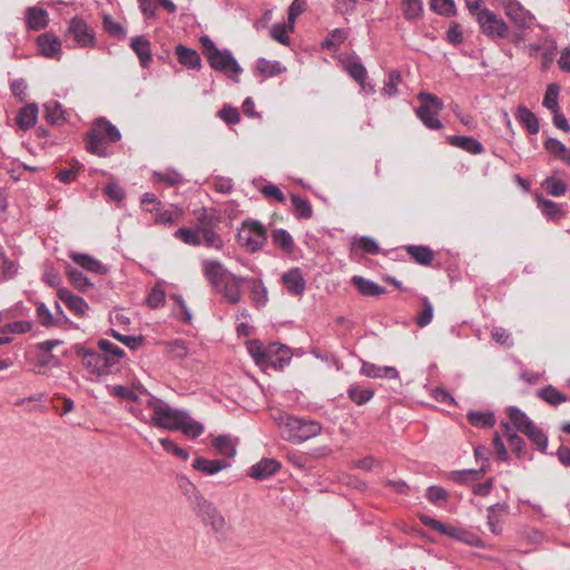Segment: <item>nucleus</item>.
I'll list each match as a JSON object with an SVG mask.
<instances>
[{
	"mask_svg": "<svg viewBox=\"0 0 570 570\" xmlns=\"http://www.w3.org/2000/svg\"><path fill=\"white\" fill-rule=\"evenodd\" d=\"M204 274L214 289L223 294L228 303L235 305L242 301L240 287L246 278L228 273L215 261L205 262Z\"/></svg>",
	"mask_w": 570,
	"mask_h": 570,
	"instance_id": "f257e3e1",
	"label": "nucleus"
},
{
	"mask_svg": "<svg viewBox=\"0 0 570 570\" xmlns=\"http://www.w3.org/2000/svg\"><path fill=\"white\" fill-rule=\"evenodd\" d=\"M281 435L284 440L301 444L322 432V424L315 420L294 416L291 414H279L275 417Z\"/></svg>",
	"mask_w": 570,
	"mask_h": 570,
	"instance_id": "f03ea898",
	"label": "nucleus"
},
{
	"mask_svg": "<svg viewBox=\"0 0 570 570\" xmlns=\"http://www.w3.org/2000/svg\"><path fill=\"white\" fill-rule=\"evenodd\" d=\"M121 134L110 121L99 118L87 132L86 149L94 155L105 157L108 155L107 144L120 140Z\"/></svg>",
	"mask_w": 570,
	"mask_h": 570,
	"instance_id": "7ed1b4c3",
	"label": "nucleus"
},
{
	"mask_svg": "<svg viewBox=\"0 0 570 570\" xmlns=\"http://www.w3.org/2000/svg\"><path fill=\"white\" fill-rule=\"evenodd\" d=\"M200 43L204 55L213 69L225 72L233 79L237 78L242 72V68L229 51L219 50L208 37H202Z\"/></svg>",
	"mask_w": 570,
	"mask_h": 570,
	"instance_id": "20e7f679",
	"label": "nucleus"
},
{
	"mask_svg": "<svg viewBox=\"0 0 570 570\" xmlns=\"http://www.w3.org/2000/svg\"><path fill=\"white\" fill-rule=\"evenodd\" d=\"M191 488H195L189 483ZM191 499L193 509L202 521L209 525L215 532H224L226 529V521L222 513L217 510L213 502L204 498V495L196 489Z\"/></svg>",
	"mask_w": 570,
	"mask_h": 570,
	"instance_id": "39448f33",
	"label": "nucleus"
},
{
	"mask_svg": "<svg viewBox=\"0 0 570 570\" xmlns=\"http://www.w3.org/2000/svg\"><path fill=\"white\" fill-rule=\"evenodd\" d=\"M417 99L421 102L416 109V116L424 124V126L432 130L443 128L439 119V114L443 109V101L435 95L430 92H420Z\"/></svg>",
	"mask_w": 570,
	"mask_h": 570,
	"instance_id": "423d86ee",
	"label": "nucleus"
},
{
	"mask_svg": "<svg viewBox=\"0 0 570 570\" xmlns=\"http://www.w3.org/2000/svg\"><path fill=\"white\" fill-rule=\"evenodd\" d=\"M267 239L266 229L255 220L244 222L238 230L240 246H249L250 249H261Z\"/></svg>",
	"mask_w": 570,
	"mask_h": 570,
	"instance_id": "0eeeda50",
	"label": "nucleus"
},
{
	"mask_svg": "<svg viewBox=\"0 0 570 570\" xmlns=\"http://www.w3.org/2000/svg\"><path fill=\"white\" fill-rule=\"evenodd\" d=\"M481 31L489 38H503L508 32V24L488 8H483L476 14Z\"/></svg>",
	"mask_w": 570,
	"mask_h": 570,
	"instance_id": "6e6552de",
	"label": "nucleus"
},
{
	"mask_svg": "<svg viewBox=\"0 0 570 570\" xmlns=\"http://www.w3.org/2000/svg\"><path fill=\"white\" fill-rule=\"evenodd\" d=\"M291 360V350L284 344L273 342L266 346L265 360L263 361L261 367L282 371L285 366L289 364Z\"/></svg>",
	"mask_w": 570,
	"mask_h": 570,
	"instance_id": "1a4fd4ad",
	"label": "nucleus"
},
{
	"mask_svg": "<svg viewBox=\"0 0 570 570\" xmlns=\"http://www.w3.org/2000/svg\"><path fill=\"white\" fill-rule=\"evenodd\" d=\"M180 419H186V411L173 409L168 404L156 409V415H151L150 423L157 428L175 431L174 426Z\"/></svg>",
	"mask_w": 570,
	"mask_h": 570,
	"instance_id": "9d476101",
	"label": "nucleus"
},
{
	"mask_svg": "<svg viewBox=\"0 0 570 570\" xmlns=\"http://www.w3.org/2000/svg\"><path fill=\"white\" fill-rule=\"evenodd\" d=\"M503 9L507 17L515 23L518 28H529L534 20V16L515 0H504Z\"/></svg>",
	"mask_w": 570,
	"mask_h": 570,
	"instance_id": "9b49d317",
	"label": "nucleus"
},
{
	"mask_svg": "<svg viewBox=\"0 0 570 570\" xmlns=\"http://www.w3.org/2000/svg\"><path fill=\"white\" fill-rule=\"evenodd\" d=\"M75 354L81 358L83 368L97 377L101 375V354L92 348H87L80 344L72 346Z\"/></svg>",
	"mask_w": 570,
	"mask_h": 570,
	"instance_id": "f8f14e48",
	"label": "nucleus"
},
{
	"mask_svg": "<svg viewBox=\"0 0 570 570\" xmlns=\"http://www.w3.org/2000/svg\"><path fill=\"white\" fill-rule=\"evenodd\" d=\"M69 33L73 40L80 47H88L94 45L95 37L94 31L87 26V23L78 18H73L69 23Z\"/></svg>",
	"mask_w": 570,
	"mask_h": 570,
	"instance_id": "ddd939ff",
	"label": "nucleus"
},
{
	"mask_svg": "<svg viewBox=\"0 0 570 570\" xmlns=\"http://www.w3.org/2000/svg\"><path fill=\"white\" fill-rule=\"evenodd\" d=\"M58 298L78 317L85 316L86 312L89 309L88 303L68 288H58Z\"/></svg>",
	"mask_w": 570,
	"mask_h": 570,
	"instance_id": "4468645a",
	"label": "nucleus"
},
{
	"mask_svg": "<svg viewBox=\"0 0 570 570\" xmlns=\"http://www.w3.org/2000/svg\"><path fill=\"white\" fill-rule=\"evenodd\" d=\"M282 464L275 459L264 458L250 466L248 475L255 480H265L278 472Z\"/></svg>",
	"mask_w": 570,
	"mask_h": 570,
	"instance_id": "2eb2a0df",
	"label": "nucleus"
},
{
	"mask_svg": "<svg viewBox=\"0 0 570 570\" xmlns=\"http://www.w3.org/2000/svg\"><path fill=\"white\" fill-rule=\"evenodd\" d=\"M232 465V462L226 459L209 460L203 456H197L193 462V468L206 475H214Z\"/></svg>",
	"mask_w": 570,
	"mask_h": 570,
	"instance_id": "dca6fc26",
	"label": "nucleus"
},
{
	"mask_svg": "<svg viewBox=\"0 0 570 570\" xmlns=\"http://www.w3.org/2000/svg\"><path fill=\"white\" fill-rule=\"evenodd\" d=\"M70 257L77 266H79L88 272H91V273H95L98 275H105L109 271L108 267L105 266L100 261L96 259L95 257H92L88 254L72 252Z\"/></svg>",
	"mask_w": 570,
	"mask_h": 570,
	"instance_id": "f3484780",
	"label": "nucleus"
},
{
	"mask_svg": "<svg viewBox=\"0 0 570 570\" xmlns=\"http://www.w3.org/2000/svg\"><path fill=\"white\" fill-rule=\"evenodd\" d=\"M282 281L288 293L301 296L304 294L306 288V282L298 268H292L284 273Z\"/></svg>",
	"mask_w": 570,
	"mask_h": 570,
	"instance_id": "a211bd4d",
	"label": "nucleus"
},
{
	"mask_svg": "<svg viewBox=\"0 0 570 570\" xmlns=\"http://www.w3.org/2000/svg\"><path fill=\"white\" fill-rule=\"evenodd\" d=\"M360 374L373 379H397L399 371L393 366H379L367 361H362Z\"/></svg>",
	"mask_w": 570,
	"mask_h": 570,
	"instance_id": "6ab92c4d",
	"label": "nucleus"
},
{
	"mask_svg": "<svg viewBox=\"0 0 570 570\" xmlns=\"http://www.w3.org/2000/svg\"><path fill=\"white\" fill-rule=\"evenodd\" d=\"M65 273L70 284L79 292L86 293L94 287V283L77 267L66 264Z\"/></svg>",
	"mask_w": 570,
	"mask_h": 570,
	"instance_id": "aec40b11",
	"label": "nucleus"
},
{
	"mask_svg": "<svg viewBox=\"0 0 570 570\" xmlns=\"http://www.w3.org/2000/svg\"><path fill=\"white\" fill-rule=\"evenodd\" d=\"M352 284L363 296L376 297L386 293L385 287L363 276H353Z\"/></svg>",
	"mask_w": 570,
	"mask_h": 570,
	"instance_id": "412c9836",
	"label": "nucleus"
},
{
	"mask_svg": "<svg viewBox=\"0 0 570 570\" xmlns=\"http://www.w3.org/2000/svg\"><path fill=\"white\" fill-rule=\"evenodd\" d=\"M200 234L207 239L213 235L212 230L206 227L202 229L179 228L175 232V237L181 239L187 245L198 246L200 245Z\"/></svg>",
	"mask_w": 570,
	"mask_h": 570,
	"instance_id": "4be33fe9",
	"label": "nucleus"
},
{
	"mask_svg": "<svg viewBox=\"0 0 570 570\" xmlns=\"http://www.w3.org/2000/svg\"><path fill=\"white\" fill-rule=\"evenodd\" d=\"M522 433L529 438L538 451L546 453L548 448V436L539 426L533 422H528L527 425L522 426Z\"/></svg>",
	"mask_w": 570,
	"mask_h": 570,
	"instance_id": "5701e85b",
	"label": "nucleus"
},
{
	"mask_svg": "<svg viewBox=\"0 0 570 570\" xmlns=\"http://www.w3.org/2000/svg\"><path fill=\"white\" fill-rule=\"evenodd\" d=\"M175 431H180L184 435L189 439H196L204 433V425L195 421L189 413L186 411V419H180L178 424L174 426Z\"/></svg>",
	"mask_w": 570,
	"mask_h": 570,
	"instance_id": "b1692460",
	"label": "nucleus"
},
{
	"mask_svg": "<svg viewBox=\"0 0 570 570\" xmlns=\"http://www.w3.org/2000/svg\"><path fill=\"white\" fill-rule=\"evenodd\" d=\"M501 425L504 429L511 451L518 459H524L528 454L524 440L515 432H512L509 422H501Z\"/></svg>",
	"mask_w": 570,
	"mask_h": 570,
	"instance_id": "393cba45",
	"label": "nucleus"
},
{
	"mask_svg": "<svg viewBox=\"0 0 570 570\" xmlns=\"http://www.w3.org/2000/svg\"><path fill=\"white\" fill-rule=\"evenodd\" d=\"M178 62L189 69H197L200 67V57L198 52L184 45H178L175 48Z\"/></svg>",
	"mask_w": 570,
	"mask_h": 570,
	"instance_id": "a878e982",
	"label": "nucleus"
},
{
	"mask_svg": "<svg viewBox=\"0 0 570 570\" xmlns=\"http://www.w3.org/2000/svg\"><path fill=\"white\" fill-rule=\"evenodd\" d=\"M448 141L451 146L461 148L472 155H479L484 150L482 144L472 137L450 136Z\"/></svg>",
	"mask_w": 570,
	"mask_h": 570,
	"instance_id": "bb28decb",
	"label": "nucleus"
},
{
	"mask_svg": "<svg viewBox=\"0 0 570 570\" xmlns=\"http://www.w3.org/2000/svg\"><path fill=\"white\" fill-rule=\"evenodd\" d=\"M420 521L426 528H429L431 530H434V531H438L441 534L448 535L449 538H452L454 540H455L456 534H458V532L460 530V528H458V527H453L451 524L443 523V522H441V521H439L436 519H433L432 517L425 515V514H421L420 515Z\"/></svg>",
	"mask_w": 570,
	"mask_h": 570,
	"instance_id": "cd10ccee",
	"label": "nucleus"
},
{
	"mask_svg": "<svg viewBox=\"0 0 570 570\" xmlns=\"http://www.w3.org/2000/svg\"><path fill=\"white\" fill-rule=\"evenodd\" d=\"M466 419L472 426L479 429H490L497 423L495 415L491 411L479 412L471 410L468 412Z\"/></svg>",
	"mask_w": 570,
	"mask_h": 570,
	"instance_id": "c85d7f7f",
	"label": "nucleus"
},
{
	"mask_svg": "<svg viewBox=\"0 0 570 570\" xmlns=\"http://www.w3.org/2000/svg\"><path fill=\"white\" fill-rule=\"evenodd\" d=\"M37 43L41 53L49 58L55 57L61 49L60 40L51 33H43L39 36Z\"/></svg>",
	"mask_w": 570,
	"mask_h": 570,
	"instance_id": "c756f323",
	"label": "nucleus"
},
{
	"mask_svg": "<svg viewBox=\"0 0 570 570\" xmlns=\"http://www.w3.org/2000/svg\"><path fill=\"white\" fill-rule=\"evenodd\" d=\"M212 444L217 453L224 456L223 459L229 460L230 462L237 453L236 445L229 435H218L213 440Z\"/></svg>",
	"mask_w": 570,
	"mask_h": 570,
	"instance_id": "7c9ffc66",
	"label": "nucleus"
},
{
	"mask_svg": "<svg viewBox=\"0 0 570 570\" xmlns=\"http://www.w3.org/2000/svg\"><path fill=\"white\" fill-rule=\"evenodd\" d=\"M38 107L33 104L27 105L18 111L16 122L20 129L27 130L36 125Z\"/></svg>",
	"mask_w": 570,
	"mask_h": 570,
	"instance_id": "2f4dec72",
	"label": "nucleus"
},
{
	"mask_svg": "<svg viewBox=\"0 0 570 570\" xmlns=\"http://www.w3.org/2000/svg\"><path fill=\"white\" fill-rule=\"evenodd\" d=\"M131 49L139 58V61L142 67H146L147 63L151 60V50L150 42L142 36H138L131 39L130 43Z\"/></svg>",
	"mask_w": 570,
	"mask_h": 570,
	"instance_id": "473e14b6",
	"label": "nucleus"
},
{
	"mask_svg": "<svg viewBox=\"0 0 570 570\" xmlns=\"http://www.w3.org/2000/svg\"><path fill=\"white\" fill-rule=\"evenodd\" d=\"M27 24L32 30H39L47 27L49 18L48 12L39 7H30L26 16Z\"/></svg>",
	"mask_w": 570,
	"mask_h": 570,
	"instance_id": "72a5a7b5",
	"label": "nucleus"
},
{
	"mask_svg": "<svg viewBox=\"0 0 570 570\" xmlns=\"http://www.w3.org/2000/svg\"><path fill=\"white\" fill-rule=\"evenodd\" d=\"M515 117L528 129L530 134L534 135L539 132V120L537 116L527 107H519Z\"/></svg>",
	"mask_w": 570,
	"mask_h": 570,
	"instance_id": "f704fd0d",
	"label": "nucleus"
},
{
	"mask_svg": "<svg viewBox=\"0 0 570 570\" xmlns=\"http://www.w3.org/2000/svg\"><path fill=\"white\" fill-rule=\"evenodd\" d=\"M374 390L363 389L358 384H352L347 389L348 399L356 405H364L370 402L374 396Z\"/></svg>",
	"mask_w": 570,
	"mask_h": 570,
	"instance_id": "c9c22d12",
	"label": "nucleus"
},
{
	"mask_svg": "<svg viewBox=\"0 0 570 570\" xmlns=\"http://www.w3.org/2000/svg\"><path fill=\"white\" fill-rule=\"evenodd\" d=\"M11 256H8L6 252H0V268L4 279H12L17 276L19 269L18 261Z\"/></svg>",
	"mask_w": 570,
	"mask_h": 570,
	"instance_id": "e433bc0d",
	"label": "nucleus"
},
{
	"mask_svg": "<svg viewBox=\"0 0 570 570\" xmlns=\"http://www.w3.org/2000/svg\"><path fill=\"white\" fill-rule=\"evenodd\" d=\"M537 395L546 401L548 404L557 406L566 401H568V396L561 392H559L554 386L547 385L543 389H540L537 392Z\"/></svg>",
	"mask_w": 570,
	"mask_h": 570,
	"instance_id": "4c0bfd02",
	"label": "nucleus"
},
{
	"mask_svg": "<svg viewBox=\"0 0 570 570\" xmlns=\"http://www.w3.org/2000/svg\"><path fill=\"white\" fill-rule=\"evenodd\" d=\"M538 206L541 213L551 220H559L563 217L564 213L559 204L550 200V199H538Z\"/></svg>",
	"mask_w": 570,
	"mask_h": 570,
	"instance_id": "58836bf2",
	"label": "nucleus"
},
{
	"mask_svg": "<svg viewBox=\"0 0 570 570\" xmlns=\"http://www.w3.org/2000/svg\"><path fill=\"white\" fill-rule=\"evenodd\" d=\"M256 68L261 75L267 77L277 76L286 70L278 61H271L264 58L258 59Z\"/></svg>",
	"mask_w": 570,
	"mask_h": 570,
	"instance_id": "ea45409f",
	"label": "nucleus"
},
{
	"mask_svg": "<svg viewBox=\"0 0 570 570\" xmlns=\"http://www.w3.org/2000/svg\"><path fill=\"white\" fill-rule=\"evenodd\" d=\"M250 294H252V301L255 304L256 307H263L267 304L268 297H267V289L264 286L262 281H250Z\"/></svg>",
	"mask_w": 570,
	"mask_h": 570,
	"instance_id": "a19ab883",
	"label": "nucleus"
},
{
	"mask_svg": "<svg viewBox=\"0 0 570 570\" xmlns=\"http://www.w3.org/2000/svg\"><path fill=\"white\" fill-rule=\"evenodd\" d=\"M422 311L416 315L415 323L419 327L428 326L433 318V305L426 296L421 298Z\"/></svg>",
	"mask_w": 570,
	"mask_h": 570,
	"instance_id": "79ce46f5",
	"label": "nucleus"
},
{
	"mask_svg": "<svg viewBox=\"0 0 570 570\" xmlns=\"http://www.w3.org/2000/svg\"><path fill=\"white\" fill-rule=\"evenodd\" d=\"M544 147L551 155H554L561 160L568 163L570 149H568L561 141L554 138H548L544 142Z\"/></svg>",
	"mask_w": 570,
	"mask_h": 570,
	"instance_id": "37998d69",
	"label": "nucleus"
},
{
	"mask_svg": "<svg viewBox=\"0 0 570 570\" xmlns=\"http://www.w3.org/2000/svg\"><path fill=\"white\" fill-rule=\"evenodd\" d=\"M508 416L511 424L517 431L522 433V426L527 425L528 422H533L523 411L517 406H509L507 409Z\"/></svg>",
	"mask_w": 570,
	"mask_h": 570,
	"instance_id": "c03bdc74",
	"label": "nucleus"
},
{
	"mask_svg": "<svg viewBox=\"0 0 570 570\" xmlns=\"http://www.w3.org/2000/svg\"><path fill=\"white\" fill-rule=\"evenodd\" d=\"M110 335L117 340L118 342L122 343L130 350H138L145 342V338L142 335L134 336V335H124L116 330H110Z\"/></svg>",
	"mask_w": 570,
	"mask_h": 570,
	"instance_id": "a18cd8bd",
	"label": "nucleus"
},
{
	"mask_svg": "<svg viewBox=\"0 0 570 570\" xmlns=\"http://www.w3.org/2000/svg\"><path fill=\"white\" fill-rule=\"evenodd\" d=\"M292 205L295 209V214L299 218H309L313 214L312 206L309 202L305 198H302L297 195H293L291 197Z\"/></svg>",
	"mask_w": 570,
	"mask_h": 570,
	"instance_id": "49530a36",
	"label": "nucleus"
},
{
	"mask_svg": "<svg viewBox=\"0 0 570 570\" xmlns=\"http://www.w3.org/2000/svg\"><path fill=\"white\" fill-rule=\"evenodd\" d=\"M542 187L549 195L554 197L563 196L567 191V185L562 180L553 177L544 179Z\"/></svg>",
	"mask_w": 570,
	"mask_h": 570,
	"instance_id": "de8ad7c7",
	"label": "nucleus"
},
{
	"mask_svg": "<svg viewBox=\"0 0 570 570\" xmlns=\"http://www.w3.org/2000/svg\"><path fill=\"white\" fill-rule=\"evenodd\" d=\"M32 324L29 321H16L8 323L0 327V333L8 336V334H22L31 331Z\"/></svg>",
	"mask_w": 570,
	"mask_h": 570,
	"instance_id": "09e8293b",
	"label": "nucleus"
},
{
	"mask_svg": "<svg viewBox=\"0 0 570 570\" xmlns=\"http://www.w3.org/2000/svg\"><path fill=\"white\" fill-rule=\"evenodd\" d=\"M560 92V87L557 83H550L547 87L546 95L543 98V106L551 111H556L559 109L558 97Z\"/></svg>",
	"mask_w": 570,
	"mask_h": 570,
	"instance_id": "8fccbe9b",
	"label": "nucleus"
},
{
	"mask_svg": "<svg viewBox=\"0 0 570 570\" xmlns=\"http://www.w3.org/2000/svg\"><path fill=\"white\" fill-rule=\"evenodd\" d=\"M166 294L160 285H155L146 297V304L151 308H158L165 304Z\"/></svg>",
	"mask_w": 570,
	"mask_h": 570,
	"instance_id": "3c124183",
	"label": "nucleus"
},
{
	"mask_svg": "<svg viewBox=\"0 0 570 570\" xmlns=\"http://www.w3.org/2000/svg\"><path fill=\"white\" fill-rule=\"evenodd\" d=\"M288 32H292L289 30V21L287 23L275 24L271 29L272 38L285 46L289 43V37L287 35Z\"/></svg>",
	"mask_w": 570,
	"mask_h": 570,
	"instance_id": "603ef678",
	"label": "nucleus"
},
{
	"mask_svg": "<svg viewBox=\"0 0 570 570\" xmlns=\"http://www.w3.org/2000/svg\"><path fill=\"white\" fill-rule=\"evenodd\" d=\"M455 540L460 541L462 543H465V544H468L470 547L482 548L484 546L481 538H479L473 532H471L469 530H465L463 528H460V530H459V532L456 534Z\"/></svg>",
	"mask_w": 570,
	"mask_h": 570,
	"instance_id": "864d4df0",
	"label": "nucleus"
},
{
	"mask_svg": "<svg viewBox=\"0 0 570 570\" xmlns=\"http://www.w3.org/2000/svg\"><path fill=\"white\" fill-rule=\"evenodd\" d=\"M347 33L343 29H334L330 33V38L322 42V47L325 49H336L341 43L345 41Z\"/></svg>",
	"mask_w": 570,
	"mask_h": 570,
	"instance_id": "5fc2aeb1",
	"label": "nucleus"
},
{
	"mask_svg": "<svg viewBox=\"0 0 570 570\" xmlns=\"http://www.w3.org/2000/svg\"><path fill=\"white\" fill-rule=\"evenodd\" d=\"M42 281L48 286L56 288L57 291H58V288H62L60 286L61 285V276H60L59 272L56 268H53L52 266H48V265L45 266Z\"/></svg>",
	"mask_w": 570,
	"mask_h": 570,
	"instance_id": "6e6d98bb",
	"label": "nucleus"
},
{
	"mask_svg": "<svg viewBox=\"0 0 570 570\" xmlns=\"http://www.w3.org/2000/svg\"><path fill=\"white\" fill-rule=\"evenodd\" d=\"M159 443L166 452H170L185 461L188 460L189 453L185 449L178 446L173 440L163 438L159 439Z\"/></svg>",
	"mask_w": 570,
	"mask_h": 570,
	"instance_id": "4d7b16f0",
	"label": "nucleus"
},
{
	"mask_svg": "<svg viewBox=\"0 0 570 570\" xmlns=\"http://www.w3.org/2000/svg\"><path fill=\"white\" fill-rule=\"evenodd\" d=\"M248 351L256 365L262 366L263 361L265 360L266 346H264L258 340H253L249 342Z\"/></svg>",
	"mask_w": 570,
	"mask_h": 570,
	"instance_id": "13d9d810",
	"label": "nucleus"
},
{
	"mask_svg": "<svg viewBox=\"0 0 570 570\" xmlns=\"http://www.w3.org/2000/svg\"><path fill=\"white\" fill-rule=\"evenodd\" d=\"M492 338L500 345L504 347H512L513 346V340L511 336V333L508 332L503 327H494L491 332Z\"/></svg>",
	"mask_w": 570,
	"mask_h": 570,
	"instance_id": "bf43d9fd",
	"label": "nucleus"
},
{
	"mask_svg": "<svg viewBox=\"0 0 570 570\" xmlns=\"http://www.w3.org/2000/svg\"><path fill=\"white\" fill-rule=\"evenodd\" d=\"M274 245L289 249L293 246V238L289 233L285 229H275L273 232Z\"/></svg>",
	"mask_w": 570,
	"mask_h": 570,
	"instance_id": "052dcab7",
	"label": "nucleus"
},
{
	"mask_svg": "<svg viewBox=\"0 0 570 570\" xmlns=\"http://www.w3.org/2000/svg\"><path fill=\"white\" fill-rule=\"evenodd\" d=\"M402 78L399 71L393 70L389 73V79L383 87V94L391 97L397 92V86Z\"/></svg>",
	"mask_w": 570,
	"mask_h": 570,
	"instance_id": "680f3d73",
	"label": "nucleus"
},
{
	"mask_svg": "<svg viewBox=\"0 0 570 570\" xmlns=\"http://www.w3.org/2000/svg\"><path fill=\"white\" fill-rule=\"evenodd\" d=\"M154 178L157 181H163L168 186H175L181 181V176L175 170H166L164 173H154Z\"/></svg>",
	"mask_w": 570,
	"mask_h": 570,
	"instance_id": "e2e57ef3",
	"label": "nucleus"
},
{
	"mask_svg": "<svg viewBox=\"0 0 570 570\" xmlns=\"http://www.w3.org/2000/svg\"><path fill=\"white\" fill-rule=\"evenodd\" d=\"M168 352L174 358H184L188 355V347L184 340H175L168 344Z\"/></svg>",
	"mask_w": 570,
	"mask_h": 570,
	"instance_id": "0e129e2a",
	"label": "nucleus"
},
{
	"mask_svg": "<svg viewBox=\"0 0 570 570\" xmlns=\"http://www.w3.org/2000/svg\"><path fill=\"white\" fill-rule=\"evenodd\" d=\"M98 347L104 351L106 355H114L116 358H122L126 353L122 348L114 344L112 342L108 340H99L98 341Z\"/></svg>",
	"mask_w": 570,
	"mask_h": 570,
	"instance_id": "69168bd1",
	"label": "nucleus"
},
{
	"mask_svg": "<svg viewBox=\"0 0 570 570\" xmlns=\"http://www.w3.org/2000/svg\"><path fill=\"white\" fill-rule=\"evenodd\" d=\"M37 315L39 323L42 326L49 327L56 325L53 316L45 303L40 302L37 304Z\"/></svg>",
	"mask_w": 570,
	"mask_h": 570,
	"instance_id": "338daca9",
	"label": "nucleus"
},
{
	"mask_svg": "<svg viewBox=\"0 0 570 570\" xmlns=\"http://www.w3.org/2000/svg\"><path fill=\"white\" fill-rule=\"evenodd\" d=\"M347 71H348L350 76L361 85L364 82V80L367 76V71H366L365 67L362 63L356 62V61L350 62L347 65Z\"/></svg>",
	"mask_w": 570,
	"mask_h": 570,
	"instance_id": "774afa93",
	"label": "nucleus"
}]
</instances>
